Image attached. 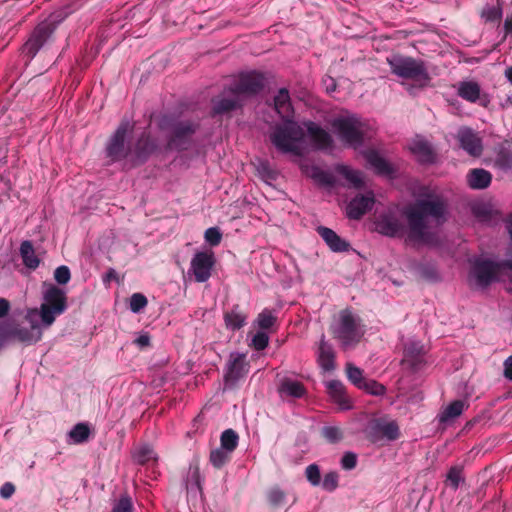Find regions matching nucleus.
<instances>
[{"label": "nucleus", "instance_id": "nucleus-34", "mask_svg": "<svg viewBox=\"0 0 512 512\" xmlns=\"http://www.w3.org/2000/svg\"><path fill=\"white\" fill-rule=\"evenodd\" d=\"M239 436L233 429H226L220 437V448L232 453L238 446Z\"/></svg>", "mask_w": 512, "mask_h": 512}, {"label": "nucleus", "instance_id": "nucleus-63", "mask_svg": "<svg viewBox=\"0 0 512 512\" xmlns=\"http://www.w3.org/2000/svg\"><path fill=\"white\" fill-rule=\"evenodd\" d=\"M10 309V303L5 298H0V318L6 316Z\"/></svg>", "mask_w": 512, "mask_h": 512}, {"label": "nucleus", "instance_id": "nucleus-46", "mask_svg": "<svg viewBox=\"0 0 512 512\" xmlns=\"http://www.w3.org/2000/svg\"><path fill=\"white\" fill-rule=\"evenodd\" d=\"M359 389H362L374 396H382L386 392L385 386L373 379H365Z\"/></svg>", "mask_w": 512, "mask_h": 512}, {"label": "nucleus", "instance_id": "nucleus-7", "mask_svg": "<svg viewBox=\"0 0 512 512\" xmlns=\"http://www.w3.org/2000/svg\"><path fill=\"white\" fill-rule=\"evenodd\" d=\"M267 84V74L253 70L240 73L238 79L230 86L241 98L242 96H253L260 93Z\"/></svg>", "mask_w": 512, "mask_h": 512}, {"label": "nucleus", "instance_id": "nucleus-12", "mask_svg": "<svg viewBox=\"0 0 512 512\" xmlns=\"http://www.w3.org/2000/svg\"><path fill=\"white\" fill-rule=\"evenodd\" d=\"M213 116L228 114L242 106L241 98L233 91L231 86L225 88L221 94L212 99Z\"/></svg>", "mask_w": 512, "mask_h": 512}, {"label": "nucleus", "instance_id": "nucleus-29", "mask_svg": "<svg viewBox=\"0 0 512 512\" xmlns=\"http://www.w3.org/2000/svg\"><path fill=\"white\" fill-rule=\"evenodd\" d=\"M367 163L380 175H391L393 168L391 165L379 155L378 152L370 150L365 154Z\"/></svg>", "mask_w": 512, "mask_h": 512}, {"label": "nucleus", "instance_id": "nucleus-55", "mask_svg": "<svg viewBox=\"0 0 512 512\" xmlns=\"http://www.w3.org/2000/svg\"><path fill=\"white\" fill-rule=\"evenodd\" d=\"M205 241L209 243L211 246H217L220 244L222 240V234L217 227H210L205 231L204 234Z\"/></svg>", "mask_w": 512, "mask_h": 512}, {"label": "nucleus", "instance_id": "nucleus-64", "mask_svg": "<svg viewBox=\"0 0 512 512\" xmlns=\"http://www.w3.org/2000/svg\"><path fill=\"white\" fill-rule=\"evenodd\" d=\"M504 32H505V36H508V35H512V16L511 17H507L505 22H504Z\"/></svg>", "mask_w": 512, "mask_h": 512}, {"label": "nucleus", "instance_id": "nucleus-24", "mask_svg": "<svg viewBox=\"0 0 512 512\" xmlns=\"http://www.w3.org/2000/svg\"><path fill=\"white\" fill-rule=\"evenodd\" d=\"M467 184L474 190H483L490 186L492 174L483 168L469 170L466 176Z\"/></svg>", "mask_w": 512, "mask_h": 512}, {"label": "nucleus", "instance_id": "nucleus-18", "mask_svg": "<svg viewBox=\"0 0 512 512\" xmlns=\"http://www.w3.org/2000/svg\"><path fill=\"white\" fill-rule=\"evenodd\" d=\"M460 147L469 155L478 157L482 154L483 146L481 138L471 128L463 127L457 133Z\"/></svg>", "mask_w": 512, "mask_h": 512}, {"label": "nucleus", "instance_id": "nucleus-20", "mask_svg": "<svg viewBox=\"0 0 512 512\" xmlns=\"http://www.w3.org/2000/svg\"><path fill=\"white\" fill-rule=\"evenodd\" d=\"M274 109L279 117L284 120H294V109L291 103L290 93L287 88H281L273 99Z\"/></svg>", "mask_w": 512, "mask_h": 512}, {"label": "nucleus", "instance_id": "nucleus-2", "mask_svg": "<svg viewBox=\"0 0 512 512\" xmlns=\"http://www.w3.org/2000/svg\"><path fill=\"white\" fill-rule=\"evenodd\" d=\"M333 132L346 146L361 147L373 135L369 123L355 114L340 115L331 122Z\"/></svg>", "mask_w": 512, "mask_h": 512}, {"label": "nucleus", "instance_id": "nucleus-17", "mask_svg": "<svg viewBox=\"0 0 512 512\" xmlns=\"http://www.w3.org/2000/svg\"><path fill=\"white\" fill-rule=\"evenodd\" d=\"M248 373V363L244 354H231L227 363V371L224 375L225 382L234 385L239 379Z\"/></svg>", "mask_w": 512, "mask_h": 512}, {"label": "nucleus", "instance_id": "nucleus-21", "mask_svg": "<svg viewBox=\"0 0 512 512\" xmlns=\"http://www.w3.org/2000/svg\"><path fill=\"white\" fill-rule=\"evenodd\" d=\"M317 232L332 251L346 252L349 250L350 244L344 239H342L332 229L324 226H319L317 228Z\"/></svg>", "mask_w": 512, "mask_h": 512}, {"label": "nucleus", "instance_id": "nucleus-31", "mask_svg": "<svg viewBox=\"0 0 512 512\" xmlns=\"http://www.w3.org/2000/svg\"><path fill=\"white\" fill-rule=\"evenodd\" d=\"M465 408H468V404L463 400H454L451 402L439 415V421L441 423H447L457 417H459Z\"/></svg>", "mask_w": 512, "mask_h": 512}, {"label": "nucleus", "instance_id": "nucleus-61", "mask_svg": "<svg viewBox=\"0 0 512 512\" xmlns=\"http://www.w3.org/2000/svg\"><path fill=\"white\" fill-rule=\"evenodd\" d=\"M134 342L140 348H145L150 345V337L147 333H144V334H141L139 337H137Z\"/></svg>", "mask_w": 512, "mask_h": 512}, {"label": "nucleus", "instance_id": "nucleus-42", "mask_svg": "<svg viewBox=\"0 0 512 512\" xmlns=\"http://www.w3.org/2000/svg\"><path fill=\"white\" fill-rule=\"evenodd\" d=\"M276 320L277 317L273 314V312L266 308L258 314L256 323L260 329L268 330L274 326Z\"/></svg>", "mask_w": 512, "mask_h": 512}, {"label": "nucleus", "instance_id": "nucleus-8", "mask_svg": "<svg viewBox=\"0 0 512 512\" xmlns=\"http://www.w3.org/2000/svg\"><path fill=\"white\" fill-rule=\"evenodd\" d=\"M502 269H507V266L504 265V260L494 262L487 259H479L473 263L470 275L474 278L478 287L486 288L496 280L497 275Z\"/></svg>", "mask_w": 512, "mask_h": 512}, {"label": "nucleus", "instance_id": "nucleus-13", "mask_svg": "<svg viewBox=\"0 0 512 512\" xmlns=\"http://www.w3.org/2000/svg\"><path fill=\"white\" fill-rule=\"evenodd\" d=\"M366 437L372 443H377L384 438L395 440L399 437V427L394 421L374 420L366 429Z\"/></svg>", "mask_w": 512, "mask_h": 512}, {"label": "nucleus", "instance_id": "nucleus-45", "mask_svg": "<svg viewBox=\"0 0 512 512\" xmlns=\"http://www.w3.org/2000/svg\"><path fill=\"white\" fill-rule=\"evenodd\" d=\"M285 499H286V493L282 489H280L278 486L272 487L267 492V500H268L269 504L274 508L283 505Z\"/></svg>", "mask_w": 512, "mask_h": 512}, {"label": "nucleus", "instance_id": "nucleus-19", "mask_svg": "<svg viewBox=\"0 0 512 512\" xmlns=\"http://www.w3.org/2000/svg\"><path fill=\"white\" fill-rule=\"evenodd\" d=\"M9 336L10 341L17 340L27 344L36 343L42 337L41 325L38 323H32L29 327L9 325Z\"/></svg>", "mask_w": 512, "mask_h": 512}, {"label": "nucleus", "instance_id": "nucleus-26", "mask_svg": "<svg viewBox=\"0 0 512 512\" xmlns=\"http://www.w3.org/2000/svg\"><path fill=\"white\" fill-rule=\"evenodd\" d=\"M327 389L332 400L342 409L348 410L352 407L349 397L346 394L344 384L339 380H331L327 384Z\"/></svg>", "mask_w": 512, "mask_h": 512}, {"label": "nucleus", "instance_id": "nucleus-6", "mask_svg": "<svg viewBox=\"0 0 512 512\" xmlns=\"http://www.w3.org/2000/svg\"><path fill=\"white\" fill-rule=\"evenodd\" d=\"M44 302L39 309V316L44 327H50L57 316L67 309V296L65 290L54 284L45 285L43 292Z\"/></svg>", "mask_w": 512, "mask_h": 512}, {"label": "nucleus", "instance_id": "nucleus-28", "mask_svg": "<svg viewBox=\"0 0 512 512\" xmlns=\"http://www.w3.org/2000/svg\"><path fill=\"white\" fill-rule=\"evenodd\" d=\"M480 93V85L475 81H462L458 84V96H460L462 99L468 102H477L480 98Z\"/></svg>", "mask_w": 512, "mask_h": 512}, {"label": "nucleus", "instance_id": "nucleus-60", "mask_svg": "<svg viewBox=\"0 0 512 512\" xmlns=\"http://www.w3.org/2000/svg\"><path fill=\"white\" fill-rule=\"evenodd\" d=\"M8 341H10L9 325L0 324V348Z\"/></svg>", "mask_w": 512, "mask_h": 512}, {"label": "nucleus", "instance_id": "nucleus-22", "mask_svg": "<svg viewBox=\"0 0 512 512\" xmlns=\"http://www.w3.org/2000/svg\"><path fill=\"white\" fill-rule=\"evenodd\" d=\"M410 150L422 164H432L436 160V153L432 145L424 139L414 140Z\"/></svg>", "mask_w": 512, "mask_h": 512}, {"label": "nucleus", "instance_id": "nucleus-47", "mask_svg": "<svg viewBox=\"0 0 512 512\" xmlns=\"http://www.w3.org/2000/svg\"><path fill=\"white\" fill-rule=\"evenodd\" d=\"M463 468L460 466H453L449 469L447 473L446 481L449 482V485L456 490L460 482L463 481Z\"/></svg>", "mask_w": 512, "mask_h": 512}, {"label": "nucleus", "instance_id": "nucleus-56", "mask_svg": "<svg viewBox=\"0 0 512 512\" xmlns=\"http://www.w3.org/2000/svg\"><path fill=\"white\" fill-rule=\"evenodd\" d=\"M357 465V455L353 452H346L341 459V467L344 470H352Z\"/></svg>", "mask_w": 512, "mask_h": 512}, {"label": "nucleus", "instance_id": "nucleus-23", "mask_svg": "<svg viewBox=\"0 0 512 512\" xmlns=\"http://www.w3.org/2000/svg\"><path fill=\"white\" fill-rule=\"evenodd\" d=\"M307 131L312 143L317 149L325 150L332 147L333 139L322 127L310 122L307 126Z\"/></svg>", "mask_w": 512, "mask_h": 512}, {"label": "nucleus", "instance_id": "nucleus-39", "mask_svg": "<svg viewBox=\"0 0 512 512\" xmlns=\"http://www.w3.org/2000/svg\"><path fill=\"white\" fill-rule=\"evenodd\" d=\"M133 459L141 465L147 464L150 461H153L154 463L157 461L156 453L148 445L139 447L134 452Z\"/></svg>", "mask_w": 512, "mask_h": 512}, {"label": "nucleus", "instance_id": "nucleus-40", "mask_svg": "<svg viewBox=\"0 0 512 512\" xmlns=\"http://www.w3.org/2000/svg\"><path fill=\"white\" fill-rule=\"evenodd\" d=\"M494 163L495 166L501 170H512V151L501 148L496 154Z\"/></svg>", "mask_w": 512, "mask_h": 512}, {"label": "nucleus", "instance_id": "nucleus-50", "mask_svg": "<svg viewBox=\"0 0 512 512\" xmlns=\"http://www.w3.org/2000/svg\"><path fill=\"white\" fill-rule=\"evenodd\" d=\"M305 476L312 486H318L321 483L320 468L317 464H310L305 469Z\"/></svg>", "mask_w": 512, "mask_h": 512}, {"label": "nucleus", "instance_id": "nucleus-5", "mask_svg": "<svg viewBox=\"0 0 512 512\" xmlns=\"http://www.w3.org/2000/svg\"><path fill=\"white\" fill-rule=\"evenodd\" d=\"M392 74L403 78L420 82L421 86L430 81L424 61L410 56L393 54L386 59Z\"/></svg>", "mask_w": 512, "mask_h": 512}, {"label": "nucleus", "instance_id": "nucleus-32", "mask_svg": "<svg viewBox=\"0 0 512 512\" xmlns=\"http://www.w3.org/2000/svg\"><path fill=\"white\" fill-rule=\"evenodd\" d=\"M278 390L280 394H285L294 398H301L306 392V389L301 382L289 378H285L281 382Z\"/></svg>", "mask_w": 512, "mask_h": 512}, {"label": "nucleus", "instance_id": "nucleus-58", "mask_svg": "<svg viewBox=\"0 0 512 512\" xmlns=\"http://www.w3.org/2000/svg\"><path fill=\"white\" fill-rule=\"evenodd\" d=\"M15 492V486L11 482L4 483L0 488V496L4 499L10 498Z\"/></svg>", "mask_w": 512, "mask_h": 512}, {"label": "nucleus", "instance_id": "nucleus-43", "mask_svg": "<svg viewBox=\"0 0 512 512\" xmlns=\"http://www.w3.org/2000/svg\"><path fill=\"white\" fill-rule=\"evenodd\" d=\"M346 374H347L349 381L353 385H355L357 388H360L366 379L363 376V371L360 368L353 365L352 363H347Z\"/></svg>", "mask_w": 512, "mask_h": 512}, {"label": "nucleus", "instance_id": "nucleus-25", "mask_svg": "<svg viewBox=\"0 0 512 512\" xmlns=\"http://www.w3.org/2000/svg\"><path fill=\"white\" fill-rule=\"evenodd\" d=\"M317 361L324 371H331L335 368V352L331 344L325 340V335L319 342Z\"/></svg>", "mask_w": 512, "mask_h": 512}, {"label": "nucleus", "instance_id": "nucleus-16", "mask_svg": "<svg viewBox=\"0 0 512 512\" xmlns=\"http://www.w3.org/2000/svg\"><path fill=\"white\" fill-rule=\"evenodd\" d=\"M375 203L372 193L366 195L359 194L348 203L346 207V215L349 219L360 220L368 211H370Z\"/></svg>", "mask_w": 512, "mask_h": 512}, {"label": "nucleus", "instance_id": "nucleus-30", "mask_svg": "<svg viewBox=\"0 0 512 512\" xmlns=\"http://www.w3.org/2000/svg\"><path fill=\"white\" fill-rule=\"evenodd\" d=\"M20 255L25 267L35 270L40 265V259L36 255L31 241L25 240L21 243Z\"/></svg>", "mask_w": 512, "mask_h": 512}, {"label": "nucleus", "instance_id": "nucleus-33", "mask_svg": "<svg viewBox=\"0 0 512 512\" xmlns=\"http://www.w3.org/2000/svg\"><path fill=\"white\" fill-rule=\"evenodd\" d=\"M90 435V427L84 422L77 423L68 433L69 441L73 444H81L88 441Z\"/></svg>", "mask_w": 512, "mask_h": 512}, {"label": "nucleus", "instance_id": "nucleus-1", "mask_svg": "<svg viewBox=\"0 0 512 512\" xmlns=\"http://www.w3.org/2000/svg\"><path fill=\"white\" fill-rule=\"evenodd\" d=\"M447 211V200L435 193H428L405 207L402 214L407 221L409 240L430 243L432 234L427 231V219L432 218L436 224L441 225L446 221Z\"/></svg>", "mask_w": 512, "mask_h": 512}, {"label": "nucleus", "instance_id": "nucleus-36", "mask_svg": "<svg viewBox=\"0 0 512 512\" xmlns=\"http://www.w3.org/2000/svg\"><path fill=\"white\" fill-rule=\"evenodd\" d=\"M422 348L418 343H411L405 348V361L409 362L410 366L414 369L421 363Z\"/></svg>", "mask_w": 512, "mask_h": 512}, {"label": "nucleus", "instance_id": "nucleus-51", "mask_svg": "<svg viewBox=\"0 0 512 512\" xmlns=\"http://www.w3.org/2000/svg\"><path fill=\"white\" fill-rule=\"evenodd\" d=\"M133 504L128 495H122L113 505L111 512H132Z\"/></svg>", "mask_w": 512, "mask_h": 512}, {"label": "nucleus", "instance_id": "nucleus-37", "mask_svg": "<svg viewBox=\"0 0 512 512\" xmlns=\"http://www.w3.org/2000/svg\"><path fill=\"white\" fill-rule=\"evenodd\" d=\"M209 460L214 468L221 469L230 462L231 453L222 448H217L211 451Z\"/></svg>", "mask_w": 512, "mask_h": 512}, {"label": "nucleus", "instance_id": "nucleus-59", "mask_svg": "<svg viewBox=\"0 0 512 512\" xmlns=\"http://www.w3.org/2000/svg\"><path fill=\"white\" fill-rule=\"evenodd\" d=\"M111 281H116L117 283L120 281L118 273L114 268H109L103 275V283L105 285H109Z\"/></svg>", "mask_w": 512, "mask_h": 512}, {"label": "nucleus", "instance_id": "nucleus-57", "mask_svg": "<svg viewBox=\"0 0 512 512\" xmlns=\"http://www.w3.org/2000/svg\"><path fill=\"white\" fill-rule=\"evenodd\" d=\"M473 214L481 219H488L490 217V210L484 205H476L472 207Z\"/></svg>", "mask_w": 512, "mask_h": 512}, {"label": "nucleus", "instance_id": "nucleus-14", "mask_svg": "<svg viewBox=\"0 0 512 512\" xmlns=\"http://www.w3.org/2000/svg\"><path fill=\"white\" fill-rule=\"evenodd\" d=\"M51 34L52 29L47 23H41L33 30L30 37L22 47V53L27 56L28 60L34 58Z\"/></svg>", "mask_w": 512, "mask_h": 512}, {"label": "nucleus", "instance_id": "nucleus-35", "mask_svg": "<svg viewBox=\"0 0 512 512\" xmlns=\"http://www.w3.org/2000/svg\"><path fill=\"white\" fill-rule=\"evenodd\" d=\"M309 175L315 182L322 186L333 187L335 185L334 176L319 167H312Z\"/></svg>", "mask_w": 512, "mask_h": 512}, {"label": "nucleus", "instance_id": "nucleus-53", "mask_svg": "<svg viewBox=\"0 0 512 512\" xmlns=\"http://www.w3.org/2000/svg\"><path fill=\"white\" fill-rule=\"evenodd\" d=\"M339 476L335 471L325 474L322 481V488L328 492L334 491L338 487Z\"/></svg>", "mask_w": 512, "mask_h": 512}, {"label": "nucleus", "instance_id": "nucleus-52", "mask_svg": "<svg viewBox=\"0 0 512 512\" xmlns=\"http://www.w3.org/2000/svg\"><path fill=\"white\" fill-rule=\"evenodd\" d=\"M269 344V336L263 331H258L251 340V346L257 350H264Z\"/></svg>", "mask_w": 512, "mask_h": 512}, {"label": "nucleus", "instance_id": "nucleus-54", "mask_svg": "<svg viewBox=\"0 0 512 512\" xmlns=\"http://www.w3.org/2000/svg\"><path fill=\"white\" fill-rule=\"evenodd\" d=\"M54 279L60 285L67 284L71 279V273L67 266L61 265L54 271Z\"/></svg>", "mask_w": 512, "mask_h": 512}, {"label": "nucleus", "instance_id": "nucleus-62", "mask_svg": "<svg viewBox=\"0 0 512 512\" xmlns=\"http://www.w3.org/2000/svg\"><path fill=\"white\" fill-rule=\"evenodd\" d=\"M504 376L512 380V356L508 357L504 362Z\"/></svg>", "mask_w": 512, "mask_h": 512}, {"label": "nucleus", "instance_id": "nucleus-49", "mask_svg": "<svg viewBox=\"0 0 512 512\" xmlns=\"http://www.w3.org/2000/svg\"><path fill=\"white\" fill-rule=\"evenodd\" d=\"M147 298L142 293H134L129 299V309L133 313H139L147 305Z\"/></svg>", "mask_w": 512, "mask_h": 512}, {"label": "nucleus", "instance_id": "nucleus-41", "mask_svg": "<svg viewBox=\"0 0 512 512\" xmlns=\"http://www.w3.org/2000/svg\"><path fill=\"white\" fill-rule=\"evenodd\" d=\"M321 435L331 444L339 443L344 438L342 429L337 426H324Z\"/></svg>", "mask_w": 512, "mask_h": 512}, {"label": "nucleus", "instance_id": "nucleus-27", "mask_svg": "<svg viewBox=\"0 0 512 512\" xmlns=\"http://www.w3.org/2000/svg\"><path fill=\"white\" fill-rule=\"evenodd\" d=\"M247 317V313L241 309L240 305H234L230 311L224 313L226 328L231 331L240 330L246 324Z\"/></svg>", "mask_w": 512, "mask_h": 512}, {"label": "nucleus", "instance_id": "nucleus-44", "mask_svg": "<svg viewBox=\"0 0 512 512\" xmlns=\"http://www.w3.org/2000/svg\"><path fill=\"white\" fill-rule=\"evenodd\" d=\"M481 17L486 22H500L502 18V7L498 3L496 6H486L481 12Z\"/></svg>", "mask_w": 512, "mask_h": 512}, {"label": "nucleus", "instance_id": "nucleus-4", "mask_svg": "<svg viewBox=\"0 0 512 512\" xmlns=\"http://www.w3.org/2000/svg\"><path fill=\"white\" fill-rule=\"evenodd\" d=\"M303 136V129L294 120H284L281 124H275L269 134L271 143L278 151L294 155L300 154L298 142Z\"/></svg>", "mask_w": 512, "mask_h": 512}, {"label": "nucleus", "instance_id": "nucleus-48", "mask_svg": "<svg viewBox=\"0 0 512 512\" xmlns=\"http://www.w3.org/2000/svg\"><path fill=\"white\" fill-rule=\"evenodd\" d=\"M186 485L187 488L195 486L197 489L201 490V475L198 465H191L189 467Z\"/></svg>", "mask_w": 512, "mask_h": 512}, {"label": "nucleus", "instance_id": "nucleus-10", "mask_svg": "<svg viewBox=\"0 0 512 512\" xmlns=\"http://www.w3.org/2000/svg\"><path fill=\"white\" fill-rule=\"evenodd\" d=\"M375 230L384 236L402 237L406 232V226L394 210H388L376 218Z\"/></svg>", "mask_w": 512, "mask_h": 512}, {"label": "nucleus", "instance_id": "nucleus-15", "mask_svg": "<svg viewBox=\"0 0 512 512\" xmlns=\"http://www.w3.org/2000/svg\"><path fill=\"white\" fill-rule=\"evenodd\" d=\"M197 130V125L192 122H180L173 130V134L168 142L169 149L178 151L187 150L191 145L193 134Z\"/></svg>", "mask_w": 512, "mask_h": 512}, {"label": "nucleus", "instance_id": "nucleus-3", "mask_svg": "<svg viewBox=\"0 0 512 512\" xmlns=\"http://www.w3.org/2000/svg\"><path fill=\"white\" fill-rule=\"evenodd\" d=\"M329 331L333 338L347 349L361 341L366 329L359 316L345 309L339 312L338 317L330 325Z\"/></svg>", "mask_w": 512, "mask_h": 512}, {"label": "nucleus", "instance_id": "nucleus-9", "mask_svg": "<svg viewBox=\"0 0 512 512\" xmlns=\"http://www.w3.org/2000/svg\"><path fill=\"white\" fill-rule=\"evenodd\" d=\"M131 131L129 121L122 122L106 145V156L111 162H117L126 158L129 154V147L125 145L127 134Z\"/></svg>", "mask_w": 512, "mask_h": 512}, {"label": "nucleus", "instance_id": "nucleus-38", "mask_svg": "<svg viewBox=\"0 0 512 512\" xmlns=\"http://www.w3.org/2000/svg\"><path fill=\"white\" fill-rule=\"evenodd\" d=\"M339 174H341L347 181H349L355 188H361L363 186L362 174L357 170L350 169L347 166L341 165L337 168Z\"/></svg>", "mask_w": 512, "mask_h": 512}, {"label": "nucleus", "instance_id": "nucleus-11", "mask_svg": "<svg viewBox=\"0 0 512 512\" xmlns=\"http://www.w3.org/2000/svg\"><path fill=\"white\" fill-rule=\"evenodd\" d=\"M215 264V257L212 251L197 252L190 264V271L196 282L207 281L211 276L212 268Z\"/></svg>", "mask_w": 512, "mask_h": 512}]
</instances>
